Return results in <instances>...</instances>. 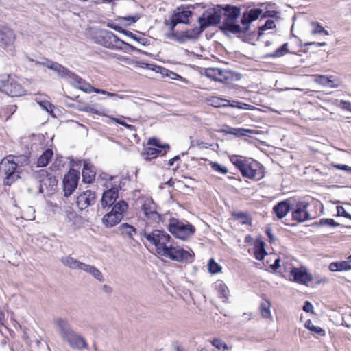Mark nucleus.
<instances>
[{
	"label": "nucleus",
	"instance_id": "473e14b6",
	"mask_svg": "<svg viewBox=\"0 0 351 351\" xmlns=\"http://www.w3.org/2000/svg\"><path fill=\"white\" fill-rule=\"evenodd\" d=\"M215 288L220 297L223 298L224 302H226L228 299L229 294V289L228 287L222 281H217L215 284Z\"/></svg>",
	"mask_w": 351,
	"mask_h": 351
},
{
	"label": "nucleus",
	"instance_id": "69168bd1",
	"mask_svg": "<svg viewBox=\"0 0 351 351\" xmlns=\"http://www.w3.org/2000/svg\"><path fill=\"white\" fill-rule=\"evenodd\" d=\"M138 19H139V17L137 15H136L134 16L123 17V18H122V20L128 21V24H132V23H135L136 21H138Z\"/></svg>",
	"mask_w": 351,
	"mask_h": 351
},
{
	"label": "nucleus",
	"instance_id": "c9c22d12",
	"mask_svg": "<svg viewBox=\"0 0 351 351\" xmlns=\"http://www.w3.org/2000/svg\"><path fill=\"white\" fill-rule=\"evenodd\" d=\"M311 33L313 36H326L328 35V32L318 23L311 22Z\"/></svg>",
	"mask_w": 351,
	"mask_h": 351
},
{
	"label": "nucleus",
	"instance_id": "4468645a",
	"mask_svg": "<svg viewBox=\"0 0 351 351\" xmlns=\"http://www.w3.org/2000/svg\"><path fill=\"white\" fill-rule=\"evenodd\" d=\"M289 278L295 282L306 285L312 281L313 276L305 267H301L293 268L290 271Z\"/></svg>",
	"mask_w": 351,
	"mask_h": 351
},
{
	"label": "nucleus",
	"instance_id": "f257e3e1",
	"mask_svg": "<svg viewBox=\"0 0 351 351\" xmlns=\"http://www.w3.org/2000/svg\"><path fill=\"white\" fill-rule=\"evenodd\" d=\"M262 12V10L258 8L245 12L241 19L242 26H240L237 23V19L241 14V9L233 7L226 11L224 29L233 34L244 33L249 29L250 23L258 19Z\"/></svg>",
	"mask_w": 351,
	"mask_h": 351
},
{
	"label": "nucleus",
	"instance_id": "052dcab7",
	"mask_svg": "<svg viewBox=\"0 0 351 351\" xmlns=\"http://www.w3.org/2000/svg\"><path fill=\"white\" fill-rule=\"evenodd\" d=\"M335 208L336 210V214L335 215L338 216V217H343L344 216L346 211L345 210V209L343 206H335Z\"/></svg>",
	"mask_w": 351,
	"mask_h": 351
},
{
	"label": "nucleus",
	"instance_id": "72a5a7b5",
	"mask_svg": "<svg viewBox=\"0 0 351 351\" xmlns=\"http://www.w3.org/2000/svg\"><path fill=\"white\" fill-rule=\"evenodd\" d=\"M225 132L228 134H233L237 136H246L247 133L249 134H254L253 130L250 129H245V128H228Z\"/></svg>",
	"mask_w": 351,
	"mask_h": 351
},
{
	"label": "nucleus",
	"instance_id": "774afa93",
	"mask_svg": "<svg viewBox=\"0 0 351 351\" xmlns=\"http://www.w3.org/2000/svg\"><path fill=\"white\" fill-rule=\"evenodd\" d=\"M317 82L322 84H326L329 82V78L328 77L319 76L317 79Z\"/></svg>",
	"mask_w": 351,
	"mask_h": 351
},
{
	"label": "nucleus",
	"instance_id": "c03bdc74",
	"mask_svg": "<svg viewBox=\"0 0 351 351\" xmlns=\"http://www.w3.org/2000/svg\"><path fill=\"white\" fill-rule=\"evenodd\" d=\"M210 165L212 169L221 174H227L228 171L227 168L217 162H210Z\"/></svg>",
	"mask_w": 351,
	"mask_h": 351
},
{
	"label": "nucleus",
	"instance_id": "7ed1b4c3",
	"mask_svg": "<svg viewBox=\"0 0 351 351\" xmlns=\"http://www.w3.org/2000/svg\"><path fill=\"white\" fill-rule=\"evenodd\" d=\"M14 161L13 156H8L0 162V173L4 176V184L10 186L21 178L23 170Z\"/></svg>",
	"mask_w": 351,
	"mask_h": 351
},
{
	"label": "nucleus",
	"instance_id": "3c124183",
	"mask_svg": "<svg viewBox=\"0 0 351 351\" xmlns=\"http://www.w3.org/2000/svg\"><path fill=\"white\" fill-rule=\"evenodd\" d=\"M237 219L239 221L243 224H250L252 219L251 217H249L247 214L243 213H240L237 215Z\"/></svg>",
	"mask_w": 351,
	"mask_h": 351
},
{
	"label": "nucleus",
	"instance_id": "f3484780",
	"mask_svg": "<svg viewBox=\"0 0 351 351\" xmlns=\"http://www.w3.org/2000/svg\"><path fill=\"white\" fill-rule=\"evenodd\" d=\"M79 176L77 173L73 171L66 174L63 180L64 195L69 196L77 188Z\"/></svg>",
	"mask_w": 351,
	"mask_h": 351
},
{
	"label": "nucleus",
	"instance_id": "f03ea898",
	"mask_svg": "<svg viewBox=\"0 0 351 351\" xmlns=\"http://www.w3.org/2000/svg\"><path fill=\"white\" fill-rule=\"evenodd\" d=\"M140 234L154 247L155 253L159 256L172 241L169 234L161 230H153L147 222H145V228L141 230Z\"/></svg>",
	"mask_w": 351,
	"mask_h": 351
},
{
	"label": "nucleus",
	"instance_id": "37998d69",
	"mask_svg": "<svg viewBox=\"0 0 351 351\" xmlns=\"http://www.w3.org/2000/svg\"><path fill=\"white\" fill-rule=\"evenodd\" d=\"M333 105L341 108V109L351 112V102L348 101L335 99L332 102Z\"/></svg>",
	"mask_w": 351,
	"mask_h": 351
},
{
	"label": "nucleus",
	"instance_id": "6e6d98bb",
	"mask_svg": "<svg viewBox=\"0 0 351 351\" xmlns=\"http://www.w3.org/2000/svg\"><path fill=\"white\" fill-rule=\"evenodd\" d=\"M330 165L336 169L342 170L346 172L348 174L351 175V167L346 165H337V164H330Z\"/></svg>",
	"mask_w": 351,
	"mask_h": 351
},
{
	"label": "nucleus",
	"instance_id": "b1692460",
	"mask_svg": "<svg viewBox=\"0 0 351 351\" xmlns=\"http://www.w3.org/2000/svg\"><path fill=\"white\" fill-rule=\"evenodd\" d=\"M69 79L71 80V83L76 88H78L86 93H90L92 86L85 82L82 78L72 73Z\"/></svg>",
	"mask_w": 351,
	"mask_h": 351
},
{
	"label": "nucleus",
	"instance_id": "a19ab883",
	"mask_svg": "<svg viewBox=\"0 0 351 351\" xmlns=\"http://www.w3.org/2000/svg\"><path fill=\"white\" fill-rule=\"evenodd\" d=\"M91 89L92 90H90V93L103 94V95H106L108 97H114L119 98L120 99H125V96H123V95H117L116 93H110V92H108V91H106L105 90H102V89L95 88L93 86L91 87Z\"/></svg>",
	"mask_w": 351,
	"mask_h": 351
},
{
	"label": "nucleus",
	"instance_id": "c85d7f7f",
	"mask_svg": "<svg viewBox=\"0 0 351 351\" xmlns=\"http://www.w3.org/2000/svg\"><path fill=\"white\" fill-rule=\"evenodd\" d=\"M81 270L89 273L93 277L99 282H103L104 280L101 272L93 265L84 263Z\"/></svg>",
	"mask_w": 351,
	"mask_h": 351
},
{
	"label": "nucleus",
	"instance_id": "ddd939ff",
	"mask_svg": "<svg viewBox=\"0 0 351 351\" xmlns=\"http://www.w3.org/2000/svg\"><path fill=\"white\" fill-rule=\"evenodd\" d=\"M170 232L176 237L185 240L188 237L191 236L195 232V228L189 224L182 222H176L169 225Z\"/></svg>",
	"mask_w": 351,
	"mask_h": 351
},
{
	"label": "nucleus",
	"instance_id": "20e7f679",
	"mask_svg": "<svg viewBox=\"0 0 351 351\" xmlns=\"http://www.w3.org/2000/svg\"><path fill=\"white\" fill-rule=\"evenodd\" d=\"M167 246L160 256L176 262H191L193 261L191 253L175 243L173 239Z\"/></svg>",
	"mask_w": 351,
	"mask_h": 351
},
{
	"label": "nucleus",
	"instance_id": "dca6fc26",
	"mask_svg": "<svg viewBox=\"0 0 351 351\" xmlns=\"http://www.w3.org/2000/svg\"><path fill=\"white\" fill-rule=\"evenodd\" d=\"M65 221L73 230H78L82 228L85 223V219L71 209L66 210Z\"/></svg>",
	"mask_w": 351,
	"mask_h": 351
},
{
	"label": "nucleus",
	"instance_id": "8fccbe9b",
	"mask_svg": "<svg viewBox=\"0 0 351 351\" xmlns=\"http://www.w3.org/2000/svg\"><path fill=\"white\" fill-rule=\"evenodd\" d=\"M168 37L169 38H171V40H173L175 41H177L178 43H184L186 41V38H184V34L182 32H177V33H173L172 32L171 34H169L168 36Z\"/></svg>",
	"mask_w": 351,
	"mask_h": 351
},
{
	"label": "nucleus",
	"instance_id": "bf43d9fd",
	"mask_svg": "<svg viewBox=\"0 0 351 351\" xmlns=\"http://www.w3.org/2000/svg\"><path fill=\"white\" fill-rule=\"evenodd\" d=\"M38 104L41 106V108L43 110H46L47 112H49L51 110V104L49 101H39Z\"/></svg>",
	"mask_w": 351,
	"mask_h": 351
},
{
	"label": "nucleus",
	"instance_id": "6e6552de",
	"mask_svg": "<svg viewBox=\"0 0 351 351\" xmlns=\"http://www.w3.org/2000/svg\"><path fill=\"white\" fill-rule=\"evenodd\" d=\"M35 178L39 183V191H53L57 186L58 180L55 176L49 174L46 170L40 169L35 173Z\"/></svg>",
	"mask_w": 351,
	"mask_h": 351
},
{
	"label": "nucleus",
	"instance_id": "9d476101",
	"mask_svg": "<svg viewBox=\"0 0 351 351\" xmlns=\"http://www.w3.org/2000/svg\"><path fill=\"white\" fill-rule=\"evenodd\" d=\"M204 74L208 78L223 83H229L233 80L232 72L219 68H206L204 69Z\"/></svg>",
	"mask_w": 351,
	"mask_h": 351
},
{
	"label": "nucleus",
	"instance_id": "7c9ffc66",
	"mask_svg": "<svg viewBox=\"0 0 351 351\" xmlns=\"http://www.w3.org/2000/svg\"><path fill=\"white\" fill-rule=\"evenodd\" d=\"M208 101L210 105L216 108L226 107L228 106L232 107L236 106L234 104L231 103V101L218 97H211L208 99Z\"/></svg>",
	"mask_w": 351,
	"mask_h": 351
},
{
	"label": "nucleus",
	"instance_id": "2f4dec72",
	"mask_svg": "<svg viewBox=\"0 0 351 351\" xmlns=\"http://www.w3.org/2000/svg\"><path fill=\"white\" fill-rule=\"evenodd\" d=\"M63 265L71 269H82L84 263L80 262L77 259L71 256H64L61 259Z\"/></svg>",
	"mask_w": 351,
	"mask_h": 351
},
{
	"label": "nucleus",
	"instance_id": "5fc2aeb1",
	"mask_svg": "<svg viewBox=\"0 0 351 351\" xmlns=\"http://www.w3.org/2000/svg\"><path fill=\"white\" fill-rule=\"evenodd\" d=\"M34 214V208L29 206L25 208V210L23 213V217L27 220H34L35 218Z\"/></svg>",
	"mask_w": 351,
	"mask_h": 351
},
{
	"label": "nucleus",
	"instance_id": "864d4df0",
	"mask_svg": "<svg viewBox=\"0 0 351 351\" xmlns=\"http://www.w3.org/2000/svg\"><path fill=\"white\" fill-rule=\"evenodd\" d=\"M342 86V81L337 75H330V88H338Z\"/></svg>",
	"mask_w": 351,
	"mask_h": 351
},
{
	"label": "nucleus",
	"instance_id": "bb28decb",
	"mask_svg": "<svg viewBox=\"0 0 351 351\" xmlns=\"http://www.w3.org/2000/svg\"><path fill=\"white\" fill-rule=\"evenodd\" d=\"M54 324L62 339L72 330L68 321L66 319L57 318L54 320Z\"/></svg>",
	"mask_w": 351,
	"mask_h": 351
},
{
	"label": "nucleus",
	"instance_id": "603ef678",
	"mask_svg": "<svg viewBox=\"0 0 351 351\" xmlns=\"http://www.w3.org/2000/svg\"><path fill=\"white\" fill-rule=\"evenodd\" d=\"M182 32L186 40L196 38L199 34L197 29H191Z\"/></svg>",
	"mask_w": 351,
	"mask_h": 351
},
{
	"label": "nucleus",
	"instance_id": "9b49d317",
	"mask_svg": "<svg viewBox=\"0 0 351 351\" xmlns=\"http://www.w3.org/2000/svg\"><path fill=\"white\" fill-rule=\"evenodd\" d=\"M242 176L250 179L259 180L264 177L263 170L256 161H246L241 171Z\"/></svg>",
	"mask_w": 351,
	"mask_h": 351
},
{
	"label": "nucleus",
	"instance_id": "e2e57ef3",
	"mask_svg": "<svg viewBox=\"0 0 351 351\" xmlns=\"http://www.w3.org/2000/svg\"><path fill=\"white\" fill-rule=\"evenodd\" d=\"M303 310L307 313H313V306L312 304L308 301L305 302Z\"/></svg>",
	"mask_w": 351,
	"mask_h": 351
},
{
	"label": "nucleus",
	"instance_id": "5701e85b",
	"mask_svg": "<svg viewBox=\"0 0 351 351\" xmlns=\"http://www.w3.org/2000/svg\"><path fill=\"white\" fill-rule=\"evenodd\" d=\"M3 91L11 97H19L23 95V87L16 82L12 80L9 84L3 85Z\"/></svg>",
	"mask_w": 351,
	"mask_h": 351
},
{
	"label": "nucleus",
	"instance_id": "423d86ee",
	"mask_svg": "<svg viewBox=\"0 0 351 351\" xmlns=\"http://www.w3.org/2000/svg\"><path fill=\"white\" fill-rule=\"evenodd\" d=\"M223 10L220 8H211L205 10L198 18L202 30L210 25L218 24L221 19Z\"/></svg>",
	"mask_w": 351,
	"mask_h": 351
},
{
	"label": "nucleus",
	"instance_id": "49530a36",
	"mask_svg": "<svg viewBox=\"0 0 351 351\" xmlns=\"http://www.w3.org/2000/svg\"><path fill=\"white\" fill-rule=\"evenodd\" d=\"M230 161L240 170L243 168L244 165L245 164L247 160H243L237 155H233L230 156Z\"/></svg>",
	"mask_w": 351,
	"mask_h": 351
},
{
	"label": "nucleus",
	"instance_id": "ea45409f",
	"mask_svg": "<svg viewBox=\"0 0 351 351\" xmlns=\"http://www.w3.org/2000/svg\"><path fill=\"white\" fill-rule=\"evenodd\" d=\"M271 303L268 300H265L261 304V315L265 318L271 317Z\"/></svg>",
	"mask_w": 351,
	"mask_h": 351
},
{
	"label": "nucleus",
	"instance_id": "2eb2a0df",
	"mask_svg": "<svg viewBox=\"0 0 351 351\" xmlns=\"http://www.w3.org/2000/svg\"><path fill=\"white\" fill-rule=\"evenodd\" d=\"M101 36L103 38L104 42L102 45L108 48H113L116 47L117 48H121L119 44L126 45L128 47L134 49V47L125 42L121 40L115 34H114L112 32L104 30L101 32Z\"/></svg>",
	"mask_w": 351,
	"mask_h": 351
},
{
	"label": "nucleus",
	"instance_id": "39448f33",
	"mask_svg": "<svg viewBox=\"0 0 351 351\" xmlns=\"http://www.w3.org/2000/svg\"><path fill=\"white\" fill-rule=\"evenodd\" d=\"M128 207V204L125 201L120 200L114 204L111 211L103 217L102 223L109 228L118 224L123 219Z\"/></svg>",
	"mask_w": 351,
	"mask_h": 351
},
{
	"label": "nucleus",
	"instance_id": "a211bd4d",
	"mask_svg": "<svg viewBox=\"0 0 351 351\" xmlns=\"http://www.w3.org/2000/svg\"><path fill=\"white\" fill-rule=\"evenodd\" d=\"M95 199V193L92 191L87 190L77 197L76 204L80 210H84L94 204Z\"/></svg>",
	"mask_w": 351,
	"mask_h": 351
},
{
	"label": "nucleus",
	"instance_id": "58836bf2",
	"mask_svg": "<svg viewBox=\"0 0 351 351\" xmlns=\"http://www.w3.org/2000/svg\"><path fill=\"white\" fill-rule=\"evenodd\" d=\"M305 327L308 328L313 334H317L320 336L325 335V331L322 328L315 326L310 319L305 323Z\"/></svg>",
	"mask_w": 351,
	"mask_h": 351
},
{
	"label": "nucleus",
	"instance_id": "cd10ccee",
	"mask_svg": "<svg viewBox=\"0 0 351 351\" xmlns=\"http://www.w3.org/2000/svg\"><path fill=\"white\" fill-rule=\"evenodd\" d=\"M95 177V172L92 165L87 162H84V169L82 170V180L86 183H91Z\"/></svg>",
	"mask_w": 351,
	"mask_h": 351
},
{
	"label": "nucleus",
	"instance_id": "0eeeda50",
	"mask_svg": "<svg viewBox=\"0 0 351 351\" xmlns=\"http://www.w3.org/2000/svg\"><path fill=\"white\" fill-rule=\"evenodd\" d=\"M138 203L146 217V222L149 223V221H150V223H158L160 221V215L156 210V205L151 198L142 197L138 200Z\"/></svg>",
	"mask_w": 351,
	"mask_h": 351
},
{
	"label": "nucleus",
	"instance_id": "09e8293b",
	"mask_svg": "<svg viewBox=\"0 0 351 351\" xmlns=\"http://www.w3.org/2000/svg\"><path fill=\"white\" fill-rule=\"evenodd\" d=\"M14 161L15 163H18L17 166L19 169H22V167L27 165L29 164V159L27 156H14Z\"/></svg>",
	"mask_w": 351,
	"mask_h": 351
},
{
	"label": "nucleus",
	"instance_id": "13d9d810",
	"mask_svg": "<svg viewBox=\"0 0 351 351\" xmlns=\"http://www.w3.org/2000/svg\"><path fill=\"white\" fill-rule=\"evenodd\" d=\"M275 27V23L274 21L272 20H267L265 25L262 26L260 29L261 31L265 30V29H271Z\"/></svg>",
	"mask_w": 351,
	"mask_h": 351
},
{
	"label": "nucleus",
	"instance_id": "f8f14e48",
	"mask_svg": "<svg viewBox=\"0 0 351 351\" xmlns=\"http://www.w3.org/2000/svg\"><path fill=\"white\" fill-rule=\"evenodd\" d=\"M169 147L168 144L162 145L157 138H149L143 149V155L145 160H149L156 158L160 154L161 150L159 149H169Z\"/></svg>",
	"mask_w": 351,
	"mask_h": 351
},
{
	"label": "nucleus",
	"instance_id": "393cba45",
	"mask_svg": "<svg viewBox=\"0 0 351 351\" xmlns=\"http://www.w3.org/2000/svg\"><path fill=\"white\" fill-rule=\"evenodd\" d=\"M191 14V12L188 10H182L175 13L172 18L171 29H173L177 23H187Z\"/></svg>",
	"mask_w": 351,
	"mask_h": 351
},
{
	"label": "nucleus",
	"instance_id": "a18cd8bd",
	"mask_svg": "<svg viewBox=\"0 0 351 351\" xmlns=\"http://www.w3.org/2000/svg\"><path fill=\"white\" fill-rule=\"evenodd\" d=\"M289 53L288 43H285L282 47L277 49L272 54L269 55L270 57H281L286 53Z\"/></svg>",
	"mask_w": 351,
	"mask_h": 351
},
{
	"label": "nucleus",
	"instance_id": "412c9836",
	"mask_svg": "<svg viewBox=\"0 0 351 351\" xmlns=\"http://www.w3.org/2000/svg\"><path fill=\"white\" fill-rule=\"evenodd\" d=\"M119 197V189L117 186H112L104 192L101 198L103 208L112 206Z\"/></svg>",
	"mask_w": 351,
	"mask_h": 351
},
{
	"label": "nucleus",
	"instance_id": "680f3d73",
	"mask_svg": "<svg viewBox=\"0 0 351 351\" xmlns=\"http://www.w3.org/2000/svg\"><path fill=\"white\" fill-rule=\"evenodd\" d=\"M9 76L8 75H1L0 76V90H3V84H9Z\"/></svg>",
	"mask_w": 351,
	"mask_h": 351
},
{
	"label": "nucleus",
	"instance_id": "6ab92c4d",
	"mask_svg": "<svg viewBox=\"0 0 351 351\" xmlns=\"http://www.w3.org/2000/svg\"><path fill=\"white\" fill-rule=\"evenodd\" d=\"M62 339L67 342L72 348L82 349L86 347L85 340L73 330Z\"/></svg>",
	"mask_w": 351,
	"mask_h": 351
},
{
	"label": "nucleus",
	"instance_id": "4d7b16f0",
	"mask_svg": "<svg viewBox=\"0 0 351 351\" xmlns=\"http://www.w3.org/2000/svg\"><path fill=\"white\" fill-rule=\"evenodd\" d=\"M80 110L82 111H85V112H90V113H94V114H98V115H101V116H105L106 114L104 113V112H101V111H99L92 107H89V106H87V107H84V108H80Z\"/></svg>",
	"mask_w": 351,
	"mask_h": 351
},
{
	"label": "nucleus",
	"instance_id": "79ce46f5",
	"mask_svg": "<svg viewBox=\"0 0 351 351\" xmlns=\"http://www.w3.org/2000/svg\"><path fill=\"white\" fill-rule=\"evenodd\" d=\"M212 345L217 350V351H228L226 343L220 339H214L212 341Z\"/></svg>",
	"mask_w": 351,
	"mask_h": 351
},
{
	"label": "nucleus",
	"instance_id": "338daca9",
	"mask_svg": "<svg viewBox=\"0 0 351 351\" xmlns=\"http://www.w3.org/2000/svg\"><path fill=\"white\" fill-rule=\"evenodd\" d=\"M343 178L341 175H338L336 173H333V175L332 176V180L337 183H343V182H342Z\"/></svg>",
	"mask_w": 351,
	"mask_h": 351
},
{
	"label": "nucleus",
	"instance_id": "de8ad7c7",
	"mask_svg": "<svg viewBox=\"0 0 351 351\" xmlns=\"http://www.w3.org/2000/svg\"><path fill=\"white\" fill-rule=\"evenodd\" d=\"M208 271L212 274H217L221 271V267L213 259H210L208 263Z\"/></svg>",
	"mask_w": 351,
	"mask_h": 351
},
{
	"label": "nucleus",
	"instance_id": "c756f323",
	"mask_svg": "<svg viewBox=\"0 0 351 351\" xmlns=\"http://www.w3.org/2000/svg\"><path fill=\"white\" fill-rule=\"evenodd\" d=\"M273 210L278 218L282 219L289 213L290 206L287 202H281L275 206Z\"/></svg>",
	"mask_w": 351,
	"mask_h": 351
},
{
	"label": "nucleus",
	"instance_id": "1a4fd4ad",
	"mask_svg": "<svg viewBox=\"0 0 351 351\" xmlns=\"http://www.w3.org/2000/svg\"><path fill=\"white\" fill-rule=\"evenodd\" d=\"M16 35L13 30L8 27H0V47L8 52L13 53Z\"/></svg>",
	"mask_w": 351,
	"mask_h": 351
},
{
	"label": "nucleus",
	"instance_id": "aec40b11",
	"mask_svg": "<svg viewBox=\"0 0 351 351\" xmlns=\"http://www.w3.org/2000/svg\"><path fill=\"white\" fill-rule=\"evenodd\" d=\"M308 204L306 202H301L297 204L295 210L293 212V217L295 220L302 222L311 217L307 210Z\"/></svg>",
	"mask_w": 351,
	"mask_h": 351
},
{
	"label": "nucleus",
	"instance_id": "a878e982",
	"mask_svg": "<svg viewBox=\"0 0 351 351\" xmlns=\"http://www.w3.org/2000/svg\"><path fill=\"white\" fill-rule=\"evenodd\" d=\"M351 270V254L344 261L330 263V271H347Z\"/></svg>",
	"mask_w": 351,
	"mask_h": 351
},
{
	"label": "nucleus",
	"instance_id": "f704fd0d",
	"mask_svg": "<svg viewBox=\"0 0 351 351\" xmlns=\"http://www.w3.org/2000/svg\"><path fill=\"white\" fill-rule=\"evenodd\" d=\"M53 156V152L51 149L45 150L43 154L38 158L37 165L38 167H45L49 163V160Z\"/></svg>",
	"mask_w": 351,
	"mask_h": 351
},
{
	"label": "nucleus",
	"instance_id": "4be33fe9",
	"mask_svg": "<svg viewBox=\"0 0 351 351\" xmlns=\"http://www.w3.org/2000/svg\"><path fill=\"white\" fill-rule=\"evenodd\" d=\"M40 64L45 66L49 69L53 70L60 77L69 78L72 73L66 67L55 62L47 60L45 62H40Z\"/></svg>",
	"mask_w": 351,
	"mask_h": 351
},
{
	"label": "nucleus",
	"instance_id": "0e129e2a",
	"mask_svg": "<svg viewBox=\"0 0 351 351\" xmlns=\"http://www.w3.org/2000/svg\"><path fill=\"white\" fill-rule=\"evenodd\" d=\"M111 119L114 121V122H116L120 125H124L125 127H126L127 128L131 130H134V126L132 125H128L126 123L123 122V121H120L119 119L117 118H111Z\"/></svg>",
	"mask_w": 351,
	"mask_h": 351
},
{
	"label": "nucleus",
	"instance_id": "e433bc0d",
	"mask_svg": "<svg viewBox=\"0 0 351 351\" xmlns=\"http://www.w3.org/2000/svg\"><path fill=\"white\" fill-rule=\"evenodd\" d=\"M265 243L262 241L256 242L254 248V256L257 260L261 261L266 255L265 250Z\"/></svg>",
	"mask_w": 351,
	"mask_h": 351
},
{
	"label": "nucleus",
	"instance_id": "4c0bfd02",
	"mask_svg": "<svg viewBox=\"0 0 351 351\" xmlns=\"http://www.w3.org/2000/svg\"><path fill=\"white\" fill-rule=\"evenodd\" d=\"M119 228L122 234L126 235L130 239L136 234V229L128 223L121 224Z\"/></svg>",
	"mask_w": 351,
	"mask_h": 351
}]
</instances>
